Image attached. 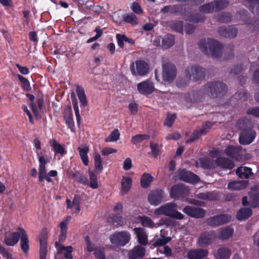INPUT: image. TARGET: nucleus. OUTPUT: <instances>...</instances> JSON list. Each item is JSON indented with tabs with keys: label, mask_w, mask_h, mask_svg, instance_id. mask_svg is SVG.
Listing matches in <instances>:
<instances>
[{
	"label": "nucleus",
	"mask_w": 259,
	"mask_h": 259,
	"mask_svg": "<svg viewBox=\"0 0 259 259\" xmlns=\"http://www.w3.org/2000/svg\"><path fill=\"white\" fill-rule=\"evenodd\" d=\"M205 74V70L199 65H191L188 66L185 70V77L179 78L177 82L179 87H184L188 85L192 78L195 81H200L204 79Z\"/></svg>",
	"instance_id": "1"
},
{
	"label": "nucleus",
	"mask_w": 259,
	"mask_h": 259,
	"mask_svg": "<svg viewBox=\"0 0 259 259\" xmlns=\"http://www.w3.org/2000/svg\"><path fill=\"white\" fill-rule=\"evenodd\" d=\"M198 46L201 51L213 58L221 57L223 54V46L218 40L212 38H204L200 40Z\"/></svg>",
	"instance_id": "2"
},
{
	"label": "nucleus",
	"mask_w": 259,
	"mask_h": 259,
	"mask_svg": "<svg viewBox=\"0 0 259 259\" xmlns=\"http://www.w3.org/2000/svg\"><path fill=\"white\" fill-rule=\"evenodd\" d=\"M204 90L210 97L217 98L225 95L227 91V87L221 81H213L207 83L204 86Z\"/></svg>",
	"instance_id": "3"
},
{
	"label": "nucleus",
	"mask_w": 259,
	"mask_h": 259,
	"mask_svg": "<svg viewBox=\"0 0 259 259\" xmlns=\"http://www.w3.org/2000/svg\"><path fill=\"white\" fill-rule=\"evenodd\" d=\"M177 68L171 63H166L162 65V80L167 83L172 82L177 76Z\"/></svg>",
	"instance_id": "4"
},
{
	"label": "nucleus",
	"mask_w": 259,
	"mask_h": 259,
	"mask_svg": "<svg viewBox=\"0 0 259 259\" xmlns=\"http://www.w3.org/2000/svg\"><path fill=\"white\" fill-rule=\"evenodd\" d=\"M130 69L133 75L142 76L148 73L149 66L144 61L137 60L131 64Z\"/></svg>",
	"instance_id": "5"
},
{
	"label": "nucleus",
	"mask_w": 259,
	"mask_h": 259,
	"mask_svg": "<svg viewBox=\"0 0 259 259\" xmlns=\"http://www.w3.org/2000/svg\"><path fill=\"white\" fill-rule=\"evenodd\" d=\"M110 239L115 246H123L130 241L131 235L126 231L117 232L112 235Z\"/></svg>",
	"instance_id": "6"
},
{
	"label": "nucleus",
	"mask_w": 259,
	"mask_h": 259,
	"mask_svg": "<svg viewBox=\"0 0 259 259\" xmlns=\"http://www.w3.org/2000/svg\"><path fill=\"white\" fill-rule=\"evenodd\" d=\"M231 217L228 214H220L207 218L206 224L209 226L217 227L228 223Z\"/></svg>",
	"instance_id": "7"
},
{
	"label": "nucleus",
	"mask_w": 259,
	"mask_h": 259,
	"mask_svg": "<svg viewBox=\"0 0 259 259\" xmlns=\"http://www.w3.org/2000/svg\"><path fill=\"white\" fill-rule=\"evenodd\" d=\"M165 215L178 220H182L184 215L177 210V205L174 202L168 203L163 205Z\"/></svg>",
	"instance_id": "8"
},
{
	"label": "nucleus",
	"mask_w": 259,
	"mask_h": 259,
	"mask_svg": "<svg viewBox=\"0 0 259 259\" xmlns=\"http://www.w3.org/2000/svg\"><path fill=\"white\" fill-rule=\"evenodd\" d=\"M216 236L213 231H205L202 232L198 239V243L202 247L207 246L211 244L215 239Z\"/></svg>",
	"instance_id": "9"
},
{
	"label": "nucleus",
	"mask_w": 259,
	"mask_h": 259,
	"mask_svg": "<svg viewBox=\"0 0 259 259\" xmlns=\"http://www.w3.org/2000/svg\"><path fill=\"white\" fill-rule=\"evenodd\" d=\"M39 162V169H38V180L40 182H42L44 180L48 182L52 181V179L49 177L47 173L46 168V164L48 160L44 156H39L38 158Z\"/></svg>",
	"instance_id": "10"
},
{
	"label": "nucleus",
	"mask_w": 259,
	"mask_h": 259,
	"mask_svg": "<svg viewBox=\"0 0 259 259\" xmlns=\"http://www.w3.org/2000/svg\"><path fill=\"white\" fill-rule=\"evenodd\" d=\"M189 194L188 188L184 184L174 185L170 189V195L174 198L185 197L188 195Z\"/></svg>",
	"instance_id": "11"
},
{
	"label": "nucleus",
	"mask_w": 259,
	"mask_h": 259,
	"mask_svg": "<svg viewBox=\"0 0 259 259\" xmlns=\"http://www.w3.org/2000/svg\"><path fill=\"white\" fill-rule=\"evenodd\" d=\"M183 211L187 215L197 219L202 218L206 214V211L204 209L189 205L185 207Z\"/></svg>",
	"instance_id": "12"
},
{
	"label": "nucleus",
	"mask_w": 259,
	"mask_h": 259,
	"mask_svg": "<svg viewBox=\"0 0 259 259\" xmlns=\"http://www.w3.org/2000/svg\"><path fill=\"white\" fill-rule=\"evenodd\" d=\"M47 232L43 229L39 237V259H46L47 254Z\"/></svg>",
	"instance_id": "13"
},
{
	"label": "nucleus",
	"mask_w": 259,
	"mask_h": 259,
	"mask_svg": "<svg viewBox=\"0 0 259 259\" xmlns=\"http://www.w3.org/2000/svg\"><path fill=\"white\" fill-rule=\"evenodd\" d=\"M178 172L179 179L183 181L196 183L199 181V177L196 175L185 169H179Z\"/></svg>",
	"instance_id": "14"
},
{
	"label": "nucleus",
	"mask_w": 259,
	"mask_h": 259,
	"mask_svg": "<svg viewBox=\"0 0 259 259\" xmlns=\"http://www.w3.org/2000/svg\"><path fill=\"white\" fill-rule=\"evenodd\" d=\"M255 137V133L250 128L243 131L239 136V142L242 145L251 143Z\"/></svg>",
	"instance_id": "15"
},
{
	"label": "nucleus",
	"mask_w": 259,
	"mask_h": 259,
	"mask_svg": "<svg viewBox=\"0 0 259 259\" xmlns=\"http://www.w3.org/2000/svg\"><path fill=\"white\" fill-rule=\"evenodd\" d=\"M218 32L221 36L233 38L237 36L238 31L236 28L232 26H229L228 27L222 26L219 28Z\"/></svg>",
	"instance_id": "16"
},
{
	"label": "nucleus",
	"mask_w": 259,
	"mask_h": 259,
	"mask_svg": "<svg viewBox=\"0 0 259 259\" xmlns=\"http://www.w3.org/2000/svg\"><path fill=\"white\" fill-rule=\"evenodd\" d=\"M164 192L162 190L156 189L151 192L148 195L149 202L154 205H157L162 200Z\"/></svg>",
	"instance_id": "17"
},
{
	"label": "nucleus",
	"mask_w": 259,
	"mask_h": 259,
	"mask_svg": "<svg viewBox=\"0 0 259 259\" xmlns=\"http://www.w3.org/2000/svg\"><path fill=\"white\" fill-rule=\"evenodd\" d=\"M212 125V124L211 122H206L205 124L202 126L200 131H195L191 137L186 141V143H190L193 142L198 139L201 135L207 134Z\"/></svg>",
	"instance_id": "18"
},
{
	"label": "nucleus",
	"mask_w": 259,
	"mask_h": 259,
	"mask_svg": "<svg viewBox=\"0 0 259 259\" xmlns=\"http://www.w3.org/2000/svg\"><path fill=\"white\" fill-rule=\"evenodd\" d=\"M137 89L141 94L148 95L151 94L155 88L152 82L146 80L138 84Z\"/></svg>",
	"instance_id": "19"
},
{
	"label": "nucleus",
	"mask_w": 259,
	"mask_h": 259,
	"mask_svg": "<svg viewBox=\"0 0 259 259\" xmlns=\"http://www.w3.org/2000/svg\"><path fill=\"white\" fill-rule=\"evenodd\" d=\"M208 251L203 248H198L190 250L188 253L189 259H202L208 255Z\"/></svg>",
	"instance_id": "20"
},
{
	"label": "nucleus",
	"mask_w": 259,
	"mask_h": 259,
	"mask_svg": "<svg viewBox=\"0 0 259 259\" xmlns=\"http://www.w3.org/2000/svg\"><path fill=\"white\" fill-rule=\"evenodd\" d=\"M249 204L252 207L259 206V186L251 188L249 192Z\"/></svg>",
	"instance_id": "21"
},
{
	"label": "nucleus",
	"mask_w": 259,
	"mask_h": 259,
	"mask_svg": "<svg viewBox=\"0 0 259 259\" xmlns=\"http://www.w3.org/2000/svg\"><path fill=\"white\" fill-rule=\"evenodd\" d=\"M215 164L224 169H232L234 167V163L232 160L228 158L224 157H219L215 160Z\"/></svg>",
	"instance_id": "22"
},
{
	"label": "nucleus",
	"mask_w": 259,
	"mask_h": 259,
	"mask_svg": "<svg viewBox=\"0 0 259 259\" xmlns=\"http://www.w3.org/2000/svg\"><path fill=\"white\" fill-rule=\"evenodd\" d=\"M18 231H19L21 234L20 238V246L22 250L24 253H27L29 249V240L26 233L24 229L22 228H18Z\"/></svg>",
	"instance_id": "23"
},
{
	"label": "nucleus",
	"mask_w": 259,
	"mask_h": 259,
	"mask_svg": "<svg viewBox=\"0 0 259 259\" xmlns=\"http://www.w3.org/2000/svg\"><path fill=\"white\" fill-rule=\"evenodd\" d=\"M145 253V249L144 247L137 245L133 249L130 251L128 256L130 259H138L144 257Z\"/></svg>",
	"instance_id": "24"
},
{
	"label": "nucleus",
	"mask_w": 259,
	"mask_h": 259,
	"mask_svg": "<svg viewBox=\"0 0 259 259\" xmlns=\"http://www.w3.org/2000/svg\"><path fill=\"white\" fill-rule=\"evenodd\" d=\"M67 174L70 179L81 184L87 185L88 183V179L79 171H68Z\"/></svg>",
	"instance_id": "25"
},
{
	"label": "nucleus",
	"mask_w": 259,
	"mask_h": 259,
	"mask_svg": "<svg viewBox=\"0 0 259 259\" xmlns=\"http://www.w3.org/2000/svg\"><path fill=\"white\" fill-rule=\"evenodd\" d=\"M20 237L21 234L19 231L12 232L10 234V236L5 235L4 241L7 245L12 246L17 243Z\"/></svg>",
	"instance_id": "26"
},
{
	"label": "nucleus",
	"mask_w": 259,
	"mask_h": 259,
	"mask_svg": "<svg viewBox=\"0 0 259 259\" xmlns=\"http://www.w3.org/2000/svg\"><path fill=\"white\" fill-rule=\"evenodd\" d=\"M242 147L240 146H229L225 149V154L232 158L237 159L240 156Z\"/></svg>",
	"instance_id": "27"
},
{
	"label": "nucleus",
	"mask_w": 259,
	"mask_h": 259,
	"mask_svg": "<svg viewBox=\"0 0 259 259\" xmlns=\"http://www.w3.org/2000/svg\"><path fill=\"white\" fill-rule=\"evenodd\" d=\"M196 167H201L205 169L214 168L215 167L213 162L208 158H199L195 163Z\"/></svg>",
	"instance_id": "28"
},
{
	"label": "nucleus",
	"mask_w": 259,
	"mask_h": 259,
	"mask_svg": "<svg viewBox=\"0 0 259 259\" xmlns=\"http://www.w3.org/2000/svg\"><path fill=\"white\" fill-rule=\"evenodd\" d=\"M134 231L137 234L139 243L142 245H146L148 243V239L144 230L141 228H137L134 229Z\"/></svg>",
	"instance_id": "29"
},
{
	"label": "nucleus",
	"mask_w": 259,
	"mask_h": 259,
	"mask_svg": "<svg viewBox=\"0 0 259 259\" xmlns=\"http://www.w3.org/2000/svg\"><path fill=\"white\" fill-rule=\"evenodd\" d=\"M230 254V250L225 247L220 248L214 252L215 259H228Z\"/></svg>",
	"instance_id": "30"
},
{
	"label": "nucleus",
	"mask_w": 259,
	"mask_h": 259,
	"mask_svg": "<svg viewBox=\"0 0 259 259\" xmlns=\"http://www.w3.org/2000/svg\"><path fill=\"white\" fill-rule=\"evenodd\" d=\"M248 183L247 181H234L229 183L228 188L231 190H239L245 188Z\"/></svg>",
	"instance_id": "31"
},
{
	"label": "nucleus",
	"mask_w": 259,
	"mask_h": 259,
	"mask_svg": "<svg viewBox=\"0 0 259 259\" xmlns=\"http://www.w3.org/2000/svg\"><path fill=\"white\" fill-rule=\"evenodd\" d=\"M132 180L131 178L123 177L121 181V194L124 195L127 193L130 190Z\"/></svg>",
	"instance_id": "32"
},
{
	"label": "nucleus",
	"mask_w": 259,
	"mask_h": 259,
	"mask_svg": "<svg viewBox=\"0 0 259 259\" xmlns=\"http://www.w3.org/2000/svg\"><path fill=\"white\" fill-rule=\"evenodd\" d=\"M77 149L83 163L84 165H88L89 164V159L87 154L89 151V147L85 145H81L78 147Z\"/></svg>",
	"instance_id": "33"
},
{
	"label": "nucleus",
	"mask_w": 259,
	"mask_h": 259,
	"mask_svg": "<svg viewBox=\"0 0 259 259\" xmlns=\"http://www.w3.org/2000/svg\"><path fill=\"white\" fill-rule=\"evenodd\" d=\"M236 174L241 179H247L249 176L253 174L251 169L247 167H238L236 171Z\"/></svg>",
	"instance_id": "34"
},
{
	"label": "nucleus",
	"mask_w": 259,
	"mask_h": 259,
	"mask_svg": "<svg viewBox=\"0 0 259 259\" xmlns=\"http://www.w3.org/2000/svg\"><path fill=\"white\" fill-rule=\"evenodd\" d=\"M64 251V257L67 259H73L72 255V252L73 251V248L71 246H64L63 245H59L58 247L57 254H61Z\"/></svg>",
	"instance_id": "35"
},
{
	"label": "nucleus",
	"mask_w": 259,
	"mask_h": 259,
	"mask_svg": "<svg viewBox=\"0 0 259 259\" xmlns=\"http://www.w3.org/2000/svg\"><path fill=\"white\" fill-rule=\"evenodd\" d=\"M64 115L66 122L68 124L69 127L71 128V131L74 132V124L73 122L71 108L70 106H68L66 107L65 110Z\"/></svg>",
	"instance_id": "36"
},
{
	"label": "nucleus",
	"mask_w": 259,
	"mask_h": 259,
	"mask_svg": "<svg viewBox=\"0 0 259 259\" xmlns=\"http://www.w3.org/2000/svg\"><path fill=\"white\" fill-rule=\"evenodd\" d=\"M233 234V230L229 228H221L219 231L218 238L221 240H226L230 238Z\"/></svg>",
	"instance_id": "37"
},
{
	"label": "nucleus",
	"mask_w": 259,
	"mask_h": 259,
	"mask_svg": "<svg viewBox=\"0 0 259 259\" xmlns=\"http://www.w3.org/2000/svg\"><path fill=\"white\" fill-rule=\"evenodd\" d=\"M252 214V210L249 208H242L237 212V218L240 220H243L249 218Z\"/></svg>",
	"instance_id": "38"
},
{
	"label": "nucleus",
	"mask_w": 259,
	"mask_h": 259,
	"mask_svg": "<svg viewBox=\"0 0 259 259\" xmlns=\"http://www.w3.org/2000/svg\"><path fill=\"white\" fill-rule=\"evenodd\" d=\"M175 43L174 36L172 35H167L162 39V47L166 49L172 47Z\"/></svg>",
	"instance_id": "39"
},
{
	"label": "nucleus",
	"mask_w": 259,
	"mask_h": 259,
	"mask_svg": "<svg viewBox=\"0 0 259 259\" xmlns=\"http://www.w3.org/2000/svg\"><path fill=\"white\" fill-rule=\"evenodd\" d=\"M199 11L204 14L216 12L213 2L204 4L199 7Z\"/></svg>",
	"instance_id": "40"
},
{
	"label": "nucleus",
	"mask_w": 259,
	"mask_h": 259,
	"mask_svg": "<svg viewBox=\"0 0 259 259\" xmlns=\"http://www.w3.org/2000/svg\"><path fill=\"white\" fill-rule=\"evenodd\" d=\"M153 180V177L151 175L148 173H144L142 176L140 181L142 187L144 188H148Z\"/></svg>",
	"instance_id": "41"
},
{
	"label": "nucleus",
	"mask_w": 259,
	"mask_h": 259,
	"mask_svg": "<svg viewBox=\"0 0 259 259\" xmlns=\"http://www.w3.org/2000/svg\"><path fill=\"white\" fill-rule=\"evenodd\" d=\"M108 221L112 224L117 223L120 226H123L126 223L125 219L118 214H112L108 218Z\"/></svg>",
	"instance_id": "42"
},
{
	"label": "nucleus",
	"mask_w": 259,
	"mask_h": 259,
	"mask_svg": "<svg viewBox=\"0 0 259 259\" xmlns=\"http://www.w3.org/2000/svg\"><path fill=\"white\" fill-rule=\"evenodd\" d=\"M51 145L55 153L63 155L66 153L63 146L57 142L55 139H53L51 142Z\"/></svg>",
	"instance_id": "43"
},
{
	"label": "nucleus",
	"mask_w": 259,
	"mask_h": 259,
	"mask_svg": "<svg viewBox=\"0 0 259 259\" xmlns=\"http://www.w3.org/2000/svg\"><path fill=\"white\" fill-rule=\"evenodd\" d=\"M215 18L218 21L222 23H229L232 20L231 16L228 12L219 14L216 16Z\"/></svg>",
	"instance_id": "44"
},
{
	"label": "nucleus",
	"mask_w": 259,
	"mask_h": 259,
	"mask_svg": "<svg viewBox=\"0 0 259 259\" xmlns=\"http://www.w3.org/2000/svg\"><path fill=\"white\" fill-rule=\"evenodd\" d=\"M249 29L252 32H259V20L256 19L249 20L246 21Z\"/></svg>",
	"instance_id": "45"
},
{
	"label": "nucleus",
	"mask_w": 259,
	"mask_h": 259,
	"mask_svg": "<svg viewBox=\"0 0 259 259\" xmlns=\"http://www.w3.org/2000/svg\"><path fill=\"white\" fill-rule=\"evenodd\" d=\"M76 91L80 103L84 106L87 105V100L84 91L81 87L79 86L76 87Z\"/></svg>",
	"instance_id": "46"
},
{
	"label": "nucleus",
	"mask_w": 259,
	"mask_h": 259,
	"mask_svg": "<svg viewBox=\"0 0 259 259\" xmlns=\"http://www.w3.org/2000/svg\"><path fill=\"white\" fill-rule=\"evenodd\" d=\"M215 12L226 8L229 5L228 0H215L213 1Z\"/></svg>",
	"instance_id": "47"
},
{
	"label": "nucleus",
	"mask_w": 259,
	"mask_h": 259,
	"mask_svg": "<svg viewBox=\"0 0 259 259\" xmlns=\"http://www.w3.org/2000/svg\"><path fill=\"white\" fill-rule=\"evenodd\" d=\"M90 179V186L93 189H97L99 187L97 176L90 170H88Z\"/></svg>",
	"instance_id": "48"
},
{
	"label": "nucleus",
	"mask_w": 259,
	"mask_h": 259,
	"mask_svg": "<svg viewBox=\"0 0 259 259\" xmlns=\"http://www.w3.org/2000/svg\"><path fill=\"white\" fill-rule=\"evenodd\" d=\"M71 97L73 98V99H72V104L76 117L77 124L78 126H79L80 123V116L79 113V109L77 106V100L75 98V96L74 93H72Z\"/></svg>",
	"instance_id": "49"
},
{
	"label": "nucleus",
	"mask_w": 259,
	"mask_h": 259,
	"mask_svg": "<svg viewBox=\"0 0 259 259\" xmlns=\"http://www.w3.org/2000/svg\"><path fill=\"white\" fill-rule=\"evenodd\" d=\"M150 138V136L147 134H139L133 136L131 139V142L133 144L136 145L145 140H147Z\"/></svg>",
	"instance_id": "50"
},
{
	"label": "nucleus",
	"mask_w": 259,
	"mask_h": 259,
	"mask_svg": "<svg viewBox=\"0 0 259 259\" xmlns=\"http://www.w3.org/2000/svg\"><path fill=\"white\" fill-rule=\"evenodd\" d=\"M119 136L118 130L115 129L105 139V141L106 142H116L119 139Z\"/></svg>",
	"instance_id": "51"
},
{
	"label": "nucleus",
	"mask_w": 259,
	"mask_h": 259,
	"mask_svg": "<svg viewBox=\"0 0 259 259\" xmlns=\"http://www.w3.org/2000/svg\"><path fill=\"white\" fill-rule=\"evenodd\" d=\"M140 220L143 226L149 228H153L155 227L154 224L152 220L149 217L143 216L140 217Z\"/></svg>",
	"instance_id": "52"
},
{
	"label": "nucleus",
	"mask_w": 259,
	"mask_h": 259,
	"mask_svg": "<svg viewBox=\"0 0 259 259\" xmlns=\"http://www.w3.org/2000/svg\"><path fill=\"white\" fill-rule=\"evenodd\" d=\"M94 159L96 169L98 171L101 172L103 170V165L102 164V159L100 155L98 153H96L95 154Z\"/></svg>",
	"instance_id": "53"
},
{
	"label": "nucleus",
	"mask_w": 259,
	"mask_h": 259,
	"mask_svg": "<svg viewBox=\"0 0 259 259\" xmlns=\"http://www.w3.org/2000/svg\"><path fill=\"white\" fill-rule=\"evenodd\" d=\"M176 118V115L175 114H171L168 113L167 114L166 118L164 122V124L168 127H171L172 123Z\"/></svg>",
	"instance_id": "54"
},
{
	"label": "nucleus",
	"mask_w": 259,
	"mask_h": 259,
	"mask_svg": "<svg viewBox=\"0 0 259 259\" xmlns=\"http://www.w3.org/2000/svg\"><path fill=\"white\" fill-rule=\"evenodd\" d=\"M205 17L202 14L196 13L192 15L190 20L194 23L202 22L204 21Z\"/></svg>",
	"instance_id": "55"
},
{
	"label": "nucleus",
	"mask_w": 259,
	"mask_h": 259,
	"mask_svg": "<svg viewBox=\"0 0 259 259\" xmlns=\"http://www.w3.org/2000/svg\"><path fill=\"white\" fill-rule=\"evenodd\" d=\"M123 19L124 21L130 23L133 25H135L138 23L137 17L133 14L124 16Z\"/></svg>",
	"instance_id": "56"
},
{
	"label": "nucleus",
	"mask_w": 259,
	"mask_h": 259,
	"mask_svg": "<svg viewBox=\"0 0 259 259\" xmlns=\"http://www.w3.org/2000/svg\"><path fill=\"white\" fill-rule=\"evenodd\" d=\"M198 198L206 200H213L214 199V196L211 193H201L197 195Z\"/></svg>",
	"instance_id": "57"
},
{
	"label": "nucleus",
	"mask_w": 259,
	"mask_h": 259,
	"mask_svg": "<svg viewBox=\"0 0 259 259\" xmlns=\"http://www.w3.org/2000/svg\"><path fill=\"white\" fill-rule=\"evenodd\" d=\"M94 254L98 259H104L105 258V250L103 248H97L94 249Z\"/></svg>",
	"instance_id": "58"
},
{
	"label": "nucleus",
	"mask_w": 259,
	"mask_h": 259,
	"mask_svg": "<svg viewBox=\"0 0 259 259\" xmlns=\"http://www.w3.org/2000/svg\"><path fill=\"white\" fill-rule=\"evenodd\" d=\"M70 216H67L63 221L60 224V227L61 229L60 232H67L66 230L67 228V225L71 220Z\"/></svg>",
	"instance_id": "59"
},
{
	"label": "nucleus",
	"mask_w": 259,
	"mask_h": 259,
	"mask_svg": "<svg viewBox=\"0 0 259 259\" xmlns=\"http://www.w3.org/2000/svg\"><path fill=\"white\" fill-rule=\"evenodd\" d=\"M172 29L176 30L177 32L182 33L183 25L181 21H177L174 22L171 26Z\"/></svg>",
	"instance_id": "60"
},
{
	"label": "nucleus",
	"mask_w": 259,
	"mask_h": 259,
	"mask_svg": "<svg viewBox=\"0 0 259 259\" xmlns=\"http://www.w3.org/2000/svg\"><path fill=\"white\" fill-rule=\"evenodd\" d=\"M243 70V67L241 65H237L234 67L230 71L231 74L233 75H240V74L241 73Z\"/></svg>",
	"instance_id": "61"
},
{
	"label": "nucleus",
	"mask_w": 259,
	"mask_h": 259,
	"mask_svg": "<svg viewBox=\"0 0 259 259\" xmlns=\"http://www.w3.org/2000/svg\"><path fill=\"white\" fill-rule=\"evenodd\" d=\"M177 8L176 6H165L161 9V12L163 14L167 13L168 12H170V13H175L176 10Z\"/></svg>",
	"instance_id": "62"
},
{
	"label": "nucleus",
	"mask_w": 259,
	"mask_h": 259,
	"mask_svg": "<svg viewBox=\"0 0 259 259\" xmlns=\"http://www.w3.org/2000/svg\"><path fill=\"white\" fill-rule=\"evenodd\" d=\"M150 148L153 156L155 158L157 157L159 153V148L157 144L151 142L150 143Z\"/></svg>",
	"instance_id": "63"
},
{
	"label": "nucleus",
	"mask_w": 259,
	"mask_h": 259,
	"mask_svg": "<svg viewBox=\"0 0 259 259\" xmlns=\"http://www.w3.org/2000/svg\"><path fill=\"white\" fill-rule=\"evenodd\" d=\"M128 109L132 115H135L138 111L137 104L134 102L128 104Z\"/></svg>",
	"instance_id": "64"
}]
</instances>
